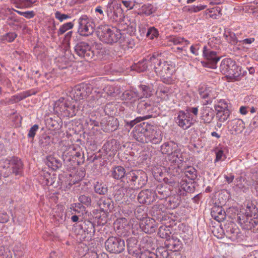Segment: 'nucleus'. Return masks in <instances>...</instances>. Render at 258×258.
<instances>
[{
    "label": "nucleus",
    "mask_w": 258,
    "mask_h": 258,
    "mask_svg": "<svg viewBox=\"0 0 258 258\" xmlns=\"http://www.w3.org/2000/svg\"><path fill=\"white\" fill-rule=\"evenodd\" d=\"M175 145L173 143H165L161 147V151L163 154L170 155H182L180 152L177 150H173V146Z\"/></svg>",
    "instance_id": "obj_21"
},
{
    "label": "nucleus",
    "mask_w": 258,
    "mask_h": 258,
    "mask_svg": "<svg viewBox=\"0 0 258 258\" xmlns=\"http://www.w3.org/2000/svg\"><path fill=\"white\" fill-rule=\"evenodd\" d=\"M154 102L149 99L141 100L137 105V112L141 114L150 113L153 111Z\"/></svg>",
    "instance_id": "obj_15"
},
{
    "label": "nucleus",
    "mask_w": 258,
    "mask_h": 258,
    "mask_svg": "<svg viewBox=\"0 0 258 258\" xmlns=\"http://www.w3.org/2000/svg\"><path fill=\"white\" fill-rule=\"evenodd\" d=\"M140 258H158V256L153 252L145 250L140 252Z\"/></svg>",
    "instance_id": "obj_49"
},
{
    "label": "nucleus",
    "mask_w": 258,
    "mask_h": 258,
    "mask_svg": "<svg viewBox=\"0 0 258 258\" xmlns=\"http://www.w3.org/2000/svg\"><path fill=\"white\" fill-rule=\"evenodd\" d=\"M52 140L50 136L46 135H42L39 139V143L43 147H47L50 145Z\"/></svg>",
    "instance_id": "obj_44"
},
{
    "label": "nucleus",
    "mask_w": 258,
    "mask_h": 258,
    "mask_svg": "<svg viewBox=\"0 0 258 258\" xmlns=\"http://www.w3.org/2000/svg\"><path fill=\"white\" fill-rule=\"evenodd\" d=\"M227 105L226 104H224L223 106L220 105H215V110L217 112V114L219 115L221 113L224 112V111L227 110Z\"/></svg>",
    "instance_id": "obj_59"
},
{
    "label": "nucleus",
    "mask_w": 258,
    "mask_h": 258,
    "mask_svg": "<svg viewBox=\"0 0 258 258\" xmlns=\"http://www.w3.org/2000/svg\"><path fill=\"white\" fill-rule=\"evenodd\" d=\"M156 196L154 190L147 189L141 191L137 199L140 204L150 205L156 200Z\"/></svg>",
    "instance_id": "obj_12"
},
{
    "label": "nucleus",
    "mask_w": 258,
    "mask_h": 258,
    "mask_svg": "<svg viewBox=\"0 0 258 258\" xmlns=\"http://www.w3.org/2000/svg\"><path fill=\"white\" fill-rule=\"evenodd\" d=\"M152 115H147L146 116H144L142 117H139L136 118L135 119L133 120H131L130 122H126L125 123V126L126 127L130 126V128H132L134 125L136 124L137 122H140L141 120H144L145 119H146L147 118H150L152 117Z\"/></svg>",
    "instance_id": "obj_47"
},
{
    "label": "nucleus",
    "mask_w": 258,
    "mask_h": 258,
    "mask_svg": "<svg viewBox=\"0 0 258 258\" xmlns=\"http://www.w3.org/2000/svg\"><path fill=\"white\" fill-rule=\"evenodd\" d=\"M118 127L117 119L113 117H108L106 123L105 130L106 132H112L115 131Z\"/></svg>",
    "instance_id": "obj_30"
},
{
    "label": "nucleus",
    "mask_w": 258,
    "mask_h": 258,
    "mask_svg": "<svg viewBox=\"0 0 258 258\" xmlns=\"http://www.w3.org/2000/svg\"><path fill=\"white\" fill-rule=\"evenodd\" d=\"M158 32L154 27L150 28L147 33L146 36L151 39H154V37H157Z\"/></svg>",
    "instance_id": "obj_52"
},
{
    "label": "nucleus",
    "mask_w": 258,
    "mask_h": 258,
    "mask_svg": "<svg viewBox=\"0 0 258 258\" xmlns=\"http://www.w3.org/2000/svg\"><path fill=\"white\" fill-rule=\"evenodd\" d=\"M165 244L167 248L172 251H177L180 247L179 240L176 239V240L174 241L173 235H172V237H170L167 240H166Z\"/></svg>",
    "instance_id": "obj_23"
},
{
    "label": "nucleus",
    "mask_w": 258,
    "mask_h": 258,
    "mask_svg": "<svg viewBox=\"0 0 258 258\" xmlns=\"http://www.w3.org/2000/svg\"><path fill=\"white\" fill-rule=\"evenodd\" d=\"M74 26V24L72 22H68L62 25L59 29L57 32L58 36L63 34L67 31L72 29Z\"/></svg>",
    "instance_id": "obj_48"
},
{
    "label": "nucleus",
    "mask_w": 258,
    "mask_h": 258,
    "mask_svg": "<svg viewBox=\"0 0 258 258\" xmlns=\"http://www.w3.org/2000/svg\"><path fill=\"white\" fill-rule=\"evenodd\" d=\"M181 185L182 189L186 192H192L195 190V186L192 182H188L182 180Z\"/></svg>",
    "instance_id": "obj_46"
},
{
    "label": "nucleus",
    "mask_w": 258,
    "mask_h": 258,
    "mask_svg": "<svg viewBox=\"0 0 258 258\" xmlns=\"http://www.w3.org/2000/svg\"><path fill=\"white\" fill-rule=\"evenodd\" d=\"M255 40V39L254 38H246L243 40L239 41L240 43H241L242 45H247V44H250L252 43H253Z\"/></svg>",
    "instance_id": "obj_64"
},
{
    "label": "nucleus",
    "mask_w": 258,
    "mask_h": 258,
    "mask_svg": "<svg viewBox=\"0 0 258 258\" xmlns=\"http://www.w3.org/2000/svg\"><path fill=\"white\" fill-rule=\"evenodd\" d=\"M210 91L206 88L201 87L199 90V94L200 97L203 99H206L210 96Z\"/></svg>",
    "instance_id": "obj_54"
},
{
    "label": "nucleus",
    "mask_w": 258,
    "mask_h": 258,
    "mask_svg": "<svg viewBox=\"0 0 258 258\" xmlns=\"http://www.w3.org/2000/svg\"><path fill=\"white\" fill-rule=\"evenodd\" d=\"M186 111H187L186 113H188L189 114H190V113H192L194 116L197 117L199 110L198 107H189L186 110Z\"/></svg>",
    "instance_id": "obj_63"
},
{
    "label": "nucleus",
    "mask_w": 258,
    "mask_h": 258,
    "mask_svg": "<svg viewBox=\"0 0 258 258\" xmlns=\"http://www.w3.org/2000/svg\"><path fill=\"white\" fill-rule=\"evenodd\" d=\"M11 2L19 5V6H17V8H25L31 7L32 4L35 2L32 0H11Z\"/></svg>",
    "instance_id": "obj_39"
},
{
    "label": "nucleus",
    "mask_w": 258,
    "mask_h": 258,
    "mask_svg": "<svg viewBox=\"0 0 258 258\" xmlns=\"http://www.w3.org/2000/svg\"><path fill=\"white\" fill-rule=\"evenodd\" d=\"M150 61V59L147 60L144 59L142 61H140L137 63H135L132 66L131 68L132 70L136 71L139 73L145 71L148 68V62Z\"/></svg>",
    "instance_id": "obj_26"
},
{
    "label": "nucleus",
    "mask_w": 258,
    "mask_h": 258,
    "mask_svg": "<svg viewBox=\"0 0 258 258\" xmlns=\"http://www.w3.org/2000/svg\"><path fill=\"white\" fill-rule=\"evenodd\" d=\"M150 124L142 122L135 126L133 131V136L135 139L142 143H146V136Z\"/></svg>",
    "instance_id": "obj_8"
},
{
    "label": "nucleus",
    "mask_w": 258,
    "mask_h": 258,
    "mask_svg": "<svg viewBox=\"0 0 258 258\" xmlns=\"http://www.w3.org/2000/svg\"><path fill=\"white\" fill-rule=\"evenodd\" d=\"M142 230L146 233H153L157 229L156 223L155 220L151 218H146L140 224Z\"/></svg>",
    "instance_id": "obj_16"
},
{
    "label": "nucleus",
    "mask_w": 258,
    "mask_h": 258,
    "mask_svg": "<svg viewBox=\"0 0 258 258\" xmlns=\"http://www.w3.org/2000/svg\"><path fill=\"white\" fill-rule=\"evenodd\" d=\"M203 55L207 60L205 67L211 69L216 68L217 63L220 59L221 56L218 55L214 50L209 49L206 46L204 47Z\"/></svg>",
    "instance_id": "obj_9"
},
{
    "label": "nucleus",
    "mask_w": 258,
    "mask_h": 258,
    "mask_svg": "<svg viewBox=\"0 0 258 258\" xmlns=\"http://www.w3.org/2000/svg\"><path fill=\"white\" fill-rule=\"evenodd\" d=\"M106 249L111 253H119L124 249L125 243L123 240L116 237H110L105 242Z\"/></svg>",
    "instance_id": "obj_6"
},
{
    "label": "nucleus",
    "mask_w": 258,
    "mask_h": 258,
    "mask_svg": "<svg viewBox=\"0 0 258 258\" xmlns=\"http://www.w3.org/2000/svg\"><path fill=\"white\" fill-rule=\"evenodd\" d=\"M195 121L196 120L191 115L183 111H180L178 112L176 119V123L183 130L189 128Z\"/></svg>",
    "instance_id": "obj_11"
},
{
    "label": "nucleus",
    "mask_w": 258,
    "mask_h": 258,
    "mask_svg": "<svg viewBox=\"0 0 258 258\" xmlns=\"http://www.w3.org/2000/svg\"><path fill=\"white\" fill-rule=\"evenodd\" d=\"M77 110L75 105H69L68 104V107H67L64 113L68 116L73 117L76 115Z\"/></svg>",
    "instance_id": "obj_50"
},
{
    "label": "nucleus",
    "mask_w": 258,
    "mask_h": 258,
    "mask_svg": "<svg viewBox=\"0 0 258 258\" xmlns=\"http://www.w3.org/2000/svg\"><path fill=\"white\" fill-rule=\"evenodd\" d=\"M126 177L132 183L134 188L137 189L143 187L147 181L146 173L141 170L132 171L126 173Z\"/></svg>",
    "instance_id": "obj_4"
},
{
    "label": "nucleus",
    "mask_w": 258,
    "mask_h": 258,
    "mask_svg": "<svg viewBox=\"0 0 258 258\" xmlns=\"http://www.w3.org/2000/svg\"><path fill=\"white\" fill-rule=\"evenodd\" d=\"M11 164L13 172L16 175L20 174L23 167V164L21 160L18 158H14L11 161Z\"/></svg>",
    "instance_id": "obj_29"
},
{
    "label": "nucleus",
    "mask_w": 258,
    "mask_h": 258,
    "mask_svg": "<svg viewBox=\"0 0 258 258\" xmlns=\"http://www.w3.org/2000/svg\"><path fill=\"white\" fill-rule=\"evenodd\" d=\"M79 201L83 204L89 206L91 205V198L85 195H81L79 198Z\"/></svg>",
    "instance_id": "obj_53"
},
{
    "label": "nucleus",
    "mask_w": 258,
    "mask_h": 258,
    "mask_svg": "<svg viewBox=\"0 0 258 258\" xmlns=\"http://www.w3.org/2000/svg\"><path fill=\"white\" fill-rule=\"evenodd\" d=\"M223 36L228 42L231 44H234L236 43L237 42L235 34L229 30H225V32L223 33Z\"/></svg>",
    "instance_id": "obj_37"
},
{
    "label": "nucleus",
    "mask_w": 258,
    "mask_h": 258,
    "mask_svg": "<svg viewBox=\"0 0 258 258\" xmlns=\"http://www.w3.org/2000/svg\"><path fill=\"white\" fill-rule=\"evenodd\" d=\"M139 88L142 93V95H140L141 99L143 97H145V99H148V97L151 96L152 89L150 87L145 85H141L139 86Z\"/></svg>",
    "instance_id": "obj_36"
},
{
    "label": "nucleus",
    "mask_w": 258,
    "mask_h": 258,
    "mask_svg": "<svg viewBox=\"0 0 258 258\" xmlns=\"http://www.w3.org/2000/svg\"><path fill=\"white\" fill-rule=\"evenodd\" d=\"M228 127L231 134L236 135L244 129V123L241 119H234L231 121Z\"/></svg>",
    "instance_id": "obj_18"
},
{
    "label": "nucleus",
    "mask_w": 258,
    "mask_h": 258,
    "mask_svg": "<svg viewBox=\"0 0 258 258\" xmlns=\"http://www.w3.org/2000/svg\"><path fill=\"white\" fill-rule=\"evenodd\" d=\"M121 97L123 100L127 101H135L136 98H138V99H141V97H140L139 93L131 91H124Z\"/></svg>",
    "instance_id": "obj_31"
},
{
    "label": "nucleus",
    "mask_w": 258,
    "mask_h": 258,
    "mask_svg": "<svg viewBox=\"0 0 258 258\" xmlns=\"http://www.w3.org/2000/svg\"><path fill=\"white\" fill-rule=\"evenodd\" d=\"M39 126L37 124L34 125L29 130L28 136L29 138H33L36 134V131L38 130Z\"/></svg>",
    "instance_id": "obj_60"
},
{
    "label": "nucleus",
    "mask_w": 258,
    "mask_h": 258,
    "mask_svg": "<svg viewBox=\"0 0 258 258\" xmlns=\"http://www.w3.org/2000/svg\"><path fill=\"white\" fill-rule=\"evenodd\" d=\"M157 92L161 96H162V94H163L166 96H167L169 92V89L166 87L160 86L157 90Z\"/></svg>",
    "instance_id": "obj_61"
},
{
    "label": "nucleus",
    "mask_w": 258,
    "mask_h": 258,
    "mask_svg": "<svg viewBox=\"0 0 258 258\" xmlns=\"http://www.w3.org/2000/svg\"><path fill=\"white\" fill-rule=\"evenodd\" d=\"M212 217L219 222L223 221L226 218V213L220 206H214L211 211Z\"/></svg>",
    "instance_id": "obj_19"
},
{
    "label": "nucleus",
    "mask_w": 258,
    "mask_h": 258,
    "mask_svg": "<svg viewBox=\"0 0 258 258\" xmlns=\"http://www.w3.org/2000/svg\"><path fill=\"white\" fill-rule=\"evenodd\" d=\"M146 136V143L151 142L152 144L159 143L162 139L161 132L153 125H150Z\"/></svg>",
    "instance_id": "obj_13"
},
{
    "label": "nucleus",
    "mask_w": 258,
    "mask_h": 258,
    "mask_svg": "<svg viewBox=\"0 0 258 258\" xmlns=\"http://www.w3.org/2000/svg\"><path fill=\"white\" fill-rule=\"evenodd\" d=\"M75 52L80 57L89 60L95 56L94 50L88 43L81 41L76 45L74 48Z\"/></svg>",
    "instance_id": "obj_5"
},
{
    "label": "nucleus",
    "mask_w": 258,
    "mask_h": 258,
    "mask_svg": "<svg viewBox=\"0 0 258 258\" xmlns=\"http://www.w3.org/2000/svg\"><path fill=\"white\" fill-rule=\"evenodd\" d=\"M46 163L49 167L51 168L53 170H56L61 166L60 161L51 156L47 157Z\"/></svg>",
    "instance_id": "obj_28"
},
{
    "label": "nucleus",
    "mask_w": 258,
    "mask_h": 258,
    "mask_svg": "<svg viewBox=\"0 0 258 258\" xmlns=\"http://www.w3.org/2000/svg\"><path fill=\"white\" fill-rule=\"evenodd\" d=\"M94 191L96 193L104 195L108 191V187L107 185L102 182H96L94 186Z\"/></svg>",
    "instance_id": "obj_34"
},
{
    "label": "nucleus",
    "mask_w": 258,
    "mask_h": 258,
    "mask_svg": "<svg viewBox=\"0 0 258 258\" xmlns=\"http://www.w3.org/2000/svg\"><path fill=\"white\" fill-rule=\"evenodd\" d=\"M221 44V40L220 38L213 37L210 39L208 42V45L211 48L218 50L220 49V45Z\"/></svg>",
    "instance_id": "obj_41"
},
{
    "label": "nucleus",
    "mask_w": 258,
    "mask_h": 258,
    "mask_svg": "<svg viewBox=\"0 0 258 258\" xmlns=\"http://www.w3.org/2000/svg\"><path fill=\"white\" fill-rule=\"evenodd\" d=\"M98 36L100 40L106 43L117 42L121 38L120 31L116 29H111L108 27H103L100 31H98Z\"/></svg>",
    "instance_id": "obj_3"
},
{
    "label": "nucleus",
    "mask_w": 258,
    "mask_h": 258,
    "mask_svg": "<svg viewBox=\"0 0 258 258\" xmlns=\"http://www.w3.org/2000/svg\"><path fill=\"white\" fill-rule=\"evenodd\" d=\"M120 10V6L116 3V0H110L106 6L105 12L108 17L114 16L117 18L118 17L117 13Z\"/></svg>",
    "instance_id": "obj_17"
},
{
    "label": "nucleus",
    "mask_w": 258,
    "mask_h": 258,
    "mask_svg": "<svg viewBox=\"0 0 258 258\" xmlns=\"http://www.w3.org/2000/svg\"><path fill=\"white\" fill-rule=\"evenodd\" d=\"M246 210L249 211V213H248V214L250 215L251 216L252 214L255 213V211H256L255 206L251 203L247 205Z\"/></svg>",
    "instance_id": "obj_62"
},
{
    "label": "nucleus",
    "mask_w": 258,
    "mask_h": 258,
    "mask_svg": "<svg viewBox=\"0 0 258 258\" xmlns=\"http://www.w3.org/2000/svg\"><path fill=\"white\" fill-rule=\"evenodd\" d=\"M92 86L90 84L82 83L75 86L73 91L75 100H81L86 98L91 94Z\"/></svg>",
    "instance_id": "obj_10"
},
{
    "label": "nucleus",
    "mask_w": 258,
    "mask_h": 258,
    "mask_svg": "<svg viewBox=\"0 0 258 258\" xmlns=\"http://www.w3.org/2000/svg\"><path fill=\"white\" fill-rule=\"evenodd\" d=\"M108 51L104 47H102L101 45H98L96 50L95 51V55L99 59H103L104 57L108 54Z\"/></svg>",
    "instance_id": "obj_42"
},
{
    "label": "nucleus",
    "mask_w": 258,
    "mask_h": 258,
    "mask_svg": "<svg viewBox=\"0 0 258 258\" xmlns=\"http://www.w3.org/2000/svg\"><path fill=\"white\" fill-rule=\"evenodd\" d=\"M59 179L56 175L53 174L51 175L50 174L46 173L43 175L42 183L48 186L52 185L54 187H56L59 185Z\"/></svg>",
    "instance_id": "obj_20"
},
{
    "label": "nucleus",
    "mask_w": 258,
    "mask_h": 258,
    "mask_svg": "<svg viewBox=\"0 0 258 258\" xmlns=\"http://www.w3.org/2000/svg\"><path fill=\"white\" fill-rule=\"evenodd\" d=\"M68 104L66 103L63 98H60L54 103V109L56 112L65 113Z\"/></svg>",
    "instance_id": "obj_32"
},
{
    "label": "nucleus",
    "mask_w": 258,
    "mask_h": 258,
    "mask_svg": "<svg viewBox=\"0 0 258 258\" xmlns=\"http://www.w3.org/2000/svg\"><path fill=\"white\" fill-rule=\"evenodd\" d=\"M171 41L174 44H178L182 43H185V44H188L189 43V41L184 40L183 38L181 37H173L171 38Z\"/></svg>",
    "instance_id": "obj_58"
},
{
    "label": "nucleus",
    "mask_w": 258,
    "mask_h": 258,
    "mask_svg": "<svg viewBox=\"0 0 258 258\" xmlns=\"http://www.w3.org/2000/svg\"><path fill=\"white\" fill-rule=\"evenodd\" d=\"M78 32L82 36H88L94 31L95 24L86 16H83L79 20Z\"/></svg>",
    "instance_id": "obj_7"
},
{
    "label": "nucleus",
    "mask_w": 258,
    "mask_h": 258,
    "mask_svg": "<svg viewBox=\"0 0 258 258\" xmlns=\"http://www.w3.org/2000/svg\"><path fill=\"white\" fill-rule=\"evenodd\" d=\"M182 159L181 155H170L168 157V160L173 163H178Z\"/></svg>",
    "instance_id": "obj_55"
},
{
    "label": "nucleus",
    "mask_w": 258,
    "mask_h": 258,
    "mask_svg": "<svg viewBox=\"0 0 258 258\" xmlns=\"http://www.w3.org/2000/svg\"><path fill=\"white\" fill-rule=\"evenodd\" d=\"M55 17L56 19H58L60 22H62L63 20L70 18L69 15L64 14H61L59 11H56L55 13Z\"/></svg>",
    "instance_id": "obj_56"
},
{
    "label": "nucleus",
    "mask_w": 258,
    "mask_h": 258,
    "mask_svg": "<svg viewBox=\"0 0 258 258\" xmlns=\"http://www.w3.org/2000/svg\"><path fill=\"white\" fill-rule=\"evenodd\" d=\"M162 208H164L163 205H159L155 206L153 208L154 215L160 220H162L165 216L164 212L162 210Z\"/></svg>",
    "instance_id": "obj_38"
},
{
    "label": "nucleus",
    "mask_w": 258,
    "mask_h": 258,
    "mask_svg": "<svg viewBox=\"0 0 258 258\" xmlns=\"http://www.w3.org/2000/svg\"><path fill=\"white\" fill-rule=\"evenodd\" d=\"M154 191L156 192V199H164L169 195L168 189L166 186L162 185H158Z\"/></svg>",
    "instance_id": "obj_24"
},
{
    "label": "nucleus",
    "mask_w": 258,
    "mask_h": 258,
    "mask_svg": "<svg viewBox=\"0 0 258 258\" xmlns=\"http://www.w3.org/2000/svg\"><path fill=\"white\" fill-rule=\"evenodd\" d=\"M141 11L146 15H150L155 12V9L151 4H147L142 6Z\"/></svg>",
    "instance_id": "obj_45"
},
{
    "label": "nucleus",
    "mask_w": 258,
    "mask_h": 258,
    "mask_svg": "<svg viewBox=\"0 0 258 258\" xmlns=\"http://www.w3.org/2000/svg\"><path fill=\"white\" fill-rule=\"evenodd\" d=\"M150 62L154 64V71L160 76L164 83L170 84L172 82L171 77L175 71V67L170 61L162 62L154 54L150 58Z\"/></svg>",
    "instance_id": "obj_1"
},
{
    "label": "nucleus",
    "mask_w": 258,
    "mask_h": 258,
    "mask_svg": "<svg viewBox=\"0 0 258 258\" xmlns=\"http://www.w3.org/2000/svg\"><path fill=\"white\" fill-rule=\"evenodd\" d=\"M125 169L120 166L114 167L112 171L111 175L114 179H121L124 176L126 177Z\"/></svg>",
    "instance_id": "obj_27"
},
{
    "label": "nucleus",
    "mask_w": 258,
    "mask_h": 258,
    "mask_svg": "<svg viewBox=\"0 0 258 258\" xmlns=\"http://www.w3.org/2000/svg\"><path fill=\"white\" fill-rule=\"evenodd\" d=\"M221 8L218 7L209 9L205 11V15L207 18L218 19L222 15L221 13Z\"/></svg>",
    "instance_id": "obj_25"
},
{
    "label": "nucleus",
    "mask_w": 258,
    "mask_h": 258,
    "mask_svg": "<svg viewBox=\"0 0 258 258\" xmlns=\"http://www.w3.org/2000/svg\"><path fill=\"white\" fill-rule=\"evenodd\" d=\"M47 123L50 130H55L59 128V123L51 118L48 120Z\"/></svg>",
    "instance_id": "obj_57"
},
{
    "label": "nucleus",
    "mask_w": 258,
    "mask_h": 258,
    "mask_svg": "<svg viewBox=\"0 0 258 258\" xmlns=\"http://www.w3.org/2000/svg\"><path fill=\"white\" fill-rule=\"evenodd\" d=\"M158 234L161 238L167 240L170 237L171 232L169 227L161 226L159 228Z\"/></svg>",
    "instance_id": "obj_35"
},
{
    "label": "nucleus",
    "mask_w": 258,
    "mask_h": 258,
    "mask_svg": "<svg viewBox=\"0 0 258 258\" xmlns=\"http://www.w3.org/2000/svg\"><path fill=\"white\" fill-rule=\"evenodd\" d=\"M184 174L189 180H194L197 178V171L192 166H188L185 169Z\"/></svg>",
    "instance_id": "obj_40"
},
{
    "label": "nucleus",
    "mask_w": 258,
    "mask_h": 258,
    "mask_svg": "<svg viewBox=\"0 0 258 258\" xmlns=\"http://www.w3.org/2000/svg\"><path fill=\"white\" fill-rule=\"evenodd\" d=\"M221 72L231 79L237 80L241 74V68L231 58L224 59L220 66Z\"/></svg>",
    "instance_id": "obj_2"
},
{
    "label": "nucleus",
    "mask_w": 258,
    "mask_h": 258,
    "mask_svg": "<svg viewBox=\"0 0 258 258\" xmlns=\"http://www.w3.org/2000/svg\"><path fill=\"white\" fill-rule=\"evenodd\" d=\"M17 34L15 33H8L2 37V41H6L9 42H12L16 38Z\"/></svg>",
    "instance_id": "obj_51"
},
{
    "label": "nucleus",
    "mask_w": 258,
    "mask_h": 258,
    "mask_svg": "<svg viewBox=\"0 0 258 258\" xmlns=\"http://www.w3.org/2000/svg\"><path fill=\"white\" fill-rule=\"evenodd\" d=\"M97 205L102 211L107 212L113 208L112 202L110 199L106 197H102L97 202Z\"/></svg>",
    "instance_id": "obj_22"
},
{
    "label": "nucleus",
    "mask_w": 258,
    "mask_h": 258,
    "mask_svg": "<svg viewBox=\"0 0 258 258\" xmlns=\"http://www.w3.org/2000/svg\"><path fill=\"white\" fill-rule=\"evenodd\" d=\"M226 232L231 239H235L239 236V229L235 225L234 227H230V229L227 230Z\"/></svg>",
    "instance_id": "obj_43"
},
{
    "label": "nucleus",
    "mask_w": 258,
    "mask_h": 258,
    "mask_svg": "<svg viewBox=\"0 0 258 258\" xmlns=\"http://www.w3.org/2000/svg\"><path fill=\"white\" fill-rule=\"evenodd\" d=\"M82 229L85 233H87L90 236L94 235L95 232L94 224L89 220L84 221Z\"/></svg>",
    "instance_id": "obj_33"
},
{
    "label": "nucleus",
    "mask_w": 258,
    "mask_h": 258,
    "mask_svg": "<svg viewBox=\"0 0 258 258\" xmlns=\"http://www.w3.org/2000/svg\"><path fill=\"white\" fill-rule=\"evenodd\" d=\"M215 112L212 108L204 106L200 110L201 122L204 124L210 123L215 116Z\"/></svg>",
    "instance_id": "obj_14"
}]
</instances>
